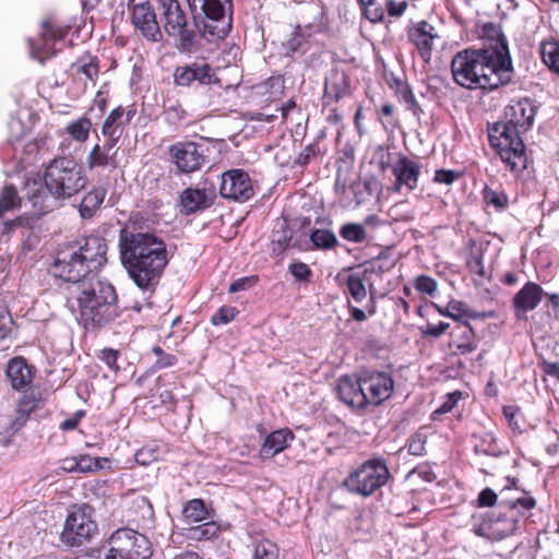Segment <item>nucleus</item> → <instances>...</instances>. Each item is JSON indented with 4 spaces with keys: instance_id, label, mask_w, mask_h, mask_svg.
Wrapping results in <instances>:
<instances>
[{
    "instance_id": "nucleus-1",
    "label": "nucleus",
    "mask_w": 559,
    "mask_h": 559,
    "mask_svg": "<svg viewBox=\"0 0 559 559\" xmlns=\"http://www.w3.org/2000/svg\"><path fill=\"white\" fill-rule=\"evenodd\" d=\"M453 81L467 90H497L508 85L514 76L509 47L496 49L467 48L451 61Z\"/></svg>"
},
{
    "instance_id": "nucleus-2",
    "label": "nucleus",
    "mask_w": 559,
    "mask_h": 559,
    "mask_svg": "<svg viewBox=\"0 0 559 559\" xmlns=\"http://www.w3.org/2000/svg\"><path fill=\"white\" fill-rule=\"evenodd\" d=\"M119 252L134 284L142 290H154L168 264L165 241L153 233L126 227L119 234Z\"/></svg>"
},
{
    "instance_id": "nucleus-3",
    "label": "nucleus",
    "mask_w": 559,
    "mask_h": 559,
    "mask_svg": "<svg viewBox=\"0 0 559 559\" xmlns=\"http://www.w3.org/2000/svg\"><path fill=\"white\" fill-rule=\"evenodd\" d=\"M106 252V241L99 236L68 242L58 250L51 272L71 286L98 278L97 272L107 262Z\"/></svg>"
},
{
    "instance_id": "nucleus-4",
    "label": "nucleus",
    "mask_w": 559,
    "mask_h": 559,
    "mask_svg": "<svg viewBox=\"0 0 559 559\" xmlns=\"http://www.w3.org/2000/svg\"><path fill=\"white\" fill-rule=\"evenodd\" d=\"M115 288L99 278L69 287L67 306L85 329L102 326L117 316Z\"/></svg>"
},
{
    "instance_id": "nucleus-5",
    "label": "nucleus",
    "mask_w": 559,
    "mask_h": 559,
    "mask_svg": "<svg viewBox=\"0 0 559 559\" xmlns=\"http://www.w3.org/2000/svg\"><path fill=\"white\" fill-rule=\"evenodd\" d=\"M45 188L38 181L27 183L28 199L38 213L50 210V197L71 198L87 185L83 168L74 159L68 157L55 158L46 168L44 176Z\"/></svg>"
},
{
    "instance_id": "nucleus-6",
    "label": "nucleus",
    "mask_w": 559,
    "mask_h": 559,
    "mask_svg": "<svg viewBox=\"0 0 559 559\" xmlns=\"http://www.w3.org/2000/svg\"><path fill=\"white\" fill-rule=\"evenodd\" d=\"M393 391L394 380L386 371L361 370L354 376H342L337 382L340 400L356 409L379 406Z\"/></svg>"
},
{
    "instance_id": "nucleus-7",
    "label": "nucleus",
    "mask_w": 559,
    "mask_h": 559,
    "mask_svg": "<svg viewBox=\"0 0 559 559\" xmlns=\"http://www.w3.org/2000/svg\"><path fill=\"white\" fill-rule=\"evenodd\" d=\"M200 35L212 41L225 38L231 29L233 0H187Z\"/></svg>"
},
{
    "instance_id": "nucleus-8",
    "label": "nucleus",
    "mask_w": 559,
    "mask_h": 559,
    "mask_svg": "<svg viewBox=\"0 0 559 559\" xmlns=\"http://www.w3.org/2000/svg\"><path fill=\"white\" fill-rule=\"evenodd\" d=\"M390 477L385 460L371 457L353 468L342 481V487L352 495L366 498L385 486Z\"/></svg>"
},
{
    "instance_id": "nucleus-9",
    "label": "nucleus",
    "mask_w": 559,
    "mask_h": 559,
    "mask_svg": "<svg viewBox=\"0 0 559 559\" xmlns=\"http://www.w3.org/2000/svg\"><path fill=\"white\" fill-rule=\"evenodd\" d=\"M99 559H150L152 546L143 534L131 528H119L97 548Z\"/></svg>"
},
{
    "instance_id": "nucleus-10",
    "label": "nucleus",
    "mask_w": 559,
    "mask_h": 559,
    "mask_svg": "<svg viewBox=\"0 0 559 559\" xmlns=\"http://www.w3.org/2000/svg\"><path fill=\"white\" fill-rule=\"evenodd\" d=\"M520 522L519 512L514 508L503 510V502L498 510L474 513L471 518V531L488 540H500L512 535Z\"/></svg>"
},
{
    "instance_id": "nucleus-11",
    "label": "nucleus",
    "mask_w": 559,
    "mask_h": 559,
    "mask_svg": "<svg viewBox=\"0 0 559 559\" xmlns=\"http://www.w3.org/2000/svg\"><path fill=\"white\" fill-rule=\"evenodd\" d=\"M535 115L536 107L530 98L519 100L507 108L506 121L488 126V140H522V134L532 129Z\"/></svg>"
},
{
    "instance_id": "nucleus-12",
    "label": "nucleus",
    "mask_w": 559,
    "mask_h": 559,
    "mask_svg": "<svg viewBox=\"0 0 559 559\" xmlns=\"http://www.w3.org/2000/svg\"><path fill=\"white\" fill-rule=\"evenodd\" d=\"M98 526L88 504L73 506L67 515L60 538L67 546H81L91 540Z\"/></svg>"
},
{
    "instance_id": "nucleus-13",
    "label": "nucleus",
    "mask_w": 559,
    "mask_h": 559,
    "mask_svg": "<svg viewBox=\"0 0 559 559\" xmlns=\"http://www.w3.org/2000/svg\"><path fill=\"white\" fill-rule=\"evenodd\" d=\"M352 96V80L348 72L338 67H334L326 74L322 96L323 108H329L331 116L335 120L341 119L337 112V104Z\"/></svg>"
},
{
    "instance_id": "nucleus-14",
    "label": "nucleus",
    "mask_w": 559,
    "mask_h": 559,
    "mask_svg": "<svg viewBox=\"0 0 559 559\" xmlns=\"http://www.w3.org/2000/svg\"><path fill=\"white\" fill-rule=\"evenodd\" d=\"M174 84L178 87H191L193 83L199 85H214L219 83V79L213 67L207 62L193 61L183 66H178L173 73Z\"/></svg>"
},
{
    "instance_id": "nucleus-15",
    "label": "nucleus",
    "mask_w": 559,
    "mask_h": 559,
    "mask_svg": "<svg viewBox=\"0 0 559 559\" xmlns=\"http://www.w3.org/2000/svg\"><path fill=\"white\" fill-rule=\"evenodd\" d=\"M219 194L229 200L246 202L254 194L249 175L242 169H230L222 174Z\"/></svg>"
},
{
    "instance_id": "nucleus-16",
    "label": "nucleus",
    "mask_w": 559,
    "mask_h": 559,
    "mask_svg": "<svg viewBox=\"0 0 559 559\" xmlns=\"http://www.w3.org/2000/svg\"><path fill=\"white\" fill-rule=\"evenodd\" d=\"M131 23L135 31L147 41L158 43L163 33L156 17L155 9L150 1L134 4L131 8Z\"/></svg>"
},
{
    "instance_id": "nucleus-17",
    "label": "nucleus",
    "mask_w": 559,
    "mask_h": 559,
    "mask_svg": "<svg viewBox=\"0 0 559 559\" xmlns=\"http://www.w3.org/2000/svg\"><path fill=\"white\" fill-rule=\"evenodd\" d=\"M136 106L130 104L127 107L114 108L105 118L102 126V134L109 140L128 138V129L132 119L136 116Z\"/></svg>"
},
{
    "instance_id": "nucleus-18",
    "label": "nucleus",
    "mask_w": 559,
    "mask_h": 559,
    "mask_svg": "<svg viewBox=\"0 0 559 559\" xmlns=\"http://www.w3.org/2000/svg\"><path fill=\"white\" fill-rule=\"evenodd\" d=\"M170 153L178 169L182 173L198 170L205 160L202 145L197 142H178L171 146Z\"/></svg>"
},
{
    "instance_id": "nucleus-19",
    "label": "nucleus",
    "mask_w": 559,
    "mask_h": 559,
    "mask_svg": "<svg viewBox=\"0 0 559 559\" xmlns=\"http://www.w3.org/2000/svg\"><path fill=\"white\" fill-rule=\"evenodd\" d=\"M408 40L416 47L423 61L429 62L433 50V39L438 37L436 28L423 20L407 29Z\"/></svg>"
},
{
    "instance_id": "nucleus-20",
    "label": "nucleus",
    "mask_w": 559,
    "mask_h": 559,
    "mask_svg": "<svg viewBox=\"0 0 559 559\" xmlns=\"http://www.w3.org/2000/svg\"><path fill=\"white\" fill-rule=\"evenodd\" d=\"M496 154L511 169H525L527 167V154L525 142H490Z\"/></svg>"
},
{
    "instance_id": "nucleus-21",
    "label": "nucleus",
    "mask_w": 559,
    "mask_h": 559,
    "mask_svg": "<svg viewBox=\"0 0 559 559\" xmlns=\"http://www.w3.org/2000/svg\"><path fill=\"white\" fill-rule=\"evenodd\" d=\"M39 121L38 114L31 107H21L9 121L10 140H22L33 133L35 124Z\"/></svg>"
},
{
    "instance_id": "nucleus-22",
    "label": "nucleus",
    "mask_w": 559,
    "mask_h": 559,
    "mask_svg": "<svg viewBox=\"0 0 559 559\" xmlns=\"http://www.w3.org/2000/svg\"><path fill=\"white\" fill-rule=\"evenodd\" d=\"M543 288L534 283L527 282L513 297L512 305L515 316L521 318L528 311L534 310L543 299Z\"/></svg>"
},
{
    "instance_id": "nucleus-23",
    "label": "nucleus",
    "mask_w": 559,
    "mask_h": 559,
    "mask_svg": "<svg viewBox=\"0 0 559 559\" xmlns=\"http://www.w3.org/2000/svg\"><path fill=\"white\" fill-rule=\"evenodd\" d=\"M392 171L395 176L394 189L396 191L402 186H406L409 190H414L417 187L420 167L416 162L406 156H400L393 165Z\"/></svg>"
},
{
    "instance_id": "nucleus-24",
    "label": "nucleus",
    "mask_w": 559,
    "mask_h": 559,
    "mask_svg": "<svg viewBox=\"0 0 559 559\" xmlns=\"http://www.w3.org/2000/svg\"><path fill=\"white\" fill-rule=\"evenodd\" d=\"M164 17V27L167 34L179 33L181 27L188 26L187 15L179 0H157Z\"/></svg>"
},
{
    "instance_id": "nucleus-25",
    "label": "nucleus",
    "mask_w": 559,
    "mask_h": 559,
    "mask_svg": "<svg viewBox=\"0 0 559 559\" xmlns=\"http://www.w3.org/2000/svg\"><path fill=\"white\" fill-rule=\"evenodd\" d=\"M7 377L14 390L28 388L34 378V368L23 357L12 358L5 370Z\"/></svg>"
},
{
    "instance_id": "nucleus-26",
    "label": "nucleus",
    "mask_w": 559,
    "mask_h": 559,
    "mask_svg": "<svg viewBox=\"0 0 559 559\" xmlns=\"http://www.w3.org/2000/svg\"><path fill=\"white\" fill-rule=\"evenodd\" d=\"M450 346L454 347L456 353L466 355L477 349L478 342L475 332L469 323L460 322L450 332Z\"/></svg>"
},
{
    "instance_id": "nucleus-27",
    "label": "nucleus",
    "mask_w": 559,
    "mask_h": 559,
    "mask_svg": "<svg viewBox=\"0 0 559 559\" xmlns=\"http://www.w3.org/2000/svg\"><path fill=\"white\" fill-rule=\"evenodd\" d=\"M295 439L293 431L288 428L277 429L266 436L260 449L262 459H272L287 449Z\"/></svg>"
},
{
    "instance_id": "nucleus-28",
    "label": "nucleus",
    "mask_w": 559,
    "mask_h": 559,
    "mask_svg": "<svg viewBox=\"0 0 559 559\" xmlns=\"http://www.w3.org/2000/svg\"><path fill=\"white\" fill-rule=\"evenodd\" d=\"M213 191L205 188H187L180 194L181 212L186 214L194 213L199 210L206 209L213 200Z\"/></svg>"
},
{
    "instance_id": "nucleus-29",
    "label": "nucleus",
    "mask_w": 559,
    "mask_h": 559,
    "mask_svg": "<svg viewBox=\"0 0 559 559\" xmlns=\"http://www.w3.org/2000/svg\"><path fill=\"white\" fill-rule=\"evenodd\" d=\"M71 70L74 76H84L86 81L95 84L100 70V61L97 56L86 52L71 64Z\"/></svg>"
},
{
    "instance_id": "nucleus-30",
    "label": "nucleus",
    "mask_w": 559,
    "mask_h": 559,
    "mask_svg": "<svg viewBox=\"0 0 559 559\" xmlns=\"http://www.w3.org/2000/svg\"><path fill=\"white\" fill-rule=\"evenodd\" d=\"M41 33L40 37L44 43V49L48 43H55L58 40H62L70 32L71 27L59 20H57L52 15L46 16L41 21Z\"/></svg>"
},
{
    "instance_id": "nucleus-31",
    "label": "nucleus",
    "mask_w": 559,
    "mask_h": 559,
    "mask_svg": "<svg viewBox=\"0 0 559 559\" xmlns=\"http://www.w3.org/2000/svg\"><path fill=\"white\" fill-rule=\"evenodd\" d=\"M388 85L394 91L395 96L403 103H405L408 110L415 116H419L423 111L419 104L417 103L415 95L411 86L400 78L393 76L388 80Z\"/></svg>"
},
{
    "instance_id": "nucleus-32",
    "label": "nucleus",
    "mask_w": 559,
    "mask_h": 559,
    "mask_svg": "<svg viewBox=\"0 0 559 559\" xmlns=\"http://www.w3.org/2000/svg\"><path fill=\"white\" fill-rule=\"evenodd\" d=\"M210 509L202 499H191L187 501L182 509V520L187 524H195L210 520Z\"/></svg>"
},
{
    "instance_id": "nucleus-33",
    "label": "nucleus",
    "mask_w": 559,
    "mask_h": 559,
    "mask_svg": "<svg viewBox=\"0 0 559 559\" xmlns=\"http://www.w3.org/2000/svg\"><path fill=\"white\" fill-rule=\"evenodd\" d=\"M540 58L548 70L559 75V38H547L540 43Z\"/></svg>"
},
{
    "instance_id": "nucleus-34",
    "label": "nucleus",
    "mask_w": 559,
    "mask_h": 559,
    "mask_svg": "<svg viewBox=\"0 0 559 559\" xmlns=\"http://www.w3.org/2000/svg\"><path fill=\"white\" fill-rule=\"evenodd\" d=\"M116 154L115 142H103L102 145L96 143L88 157L90 166L107 165L114 160Z\"/></svg>"
},
{
    "instance_id": "nucleus-35",
    "label": "nucleus",
    "mask_w": 559,
    "mask_h": 559,
    "mask_svg": "<svg viewBox=\"0 0 559 559\" xmlns=\"http://www.w3.org/2000/svg\"><path fill=\"white\" fill-rule=\"evenodd\" d=\"M347 290L350 297L358 304L367 299L368 289L366 286L365 274L352 273L346 278ZM369 290H372V284L369 285ZM370 294V292H369Z\"/></svg>"
},
{
    "instance_id": "nucleus-36",
    "label": "nucleus",
    "mask_w": 559,
    "mask_h": 559,
    "mask_svg": "<svg viewBox=\"0 0 559 559\" xmlns=\"http://www.w3.org/2000/svg\"><path fill=\"white\" fill-rule=\"evenodd\" d=\"M106 195L104 188H94L84 195L80 205V213L82 217H92L99 209Z\"/></svg>"
},
{
    "instance_id": "nucleus-37",
    "label": "nucleus",
    "mask_w": 559,
    "mask_h": 559,
    "mask_svg": "<svg viewBox=\"0 0 559 559\" xmlns=\"http://www.w3.org/2000/svg\"><path fill=\"white\" fill-rule=\"evenodd\" d=\"M186 531V536L192 540H207L218 535L219 525L210 519L199 525L192 524Z\"/></svg>"
},
{
    "instance_id": "nucleus-38",
    "label": "nucleus",
    "mask_w": 559,
    "mask_h": 559,
    "mask_svg": "<svg viewBox=\"0 0 559 559\" xmlns=\"http://www.w3.org/2000/svg\"><path fill=\"white\" fill-rule=\"evenodd\" d=\"M252 559H277V546L265 537L258 536L252 540Z\"/></svg>"
},
{
    "instance_id": "nucleus-39",
    "label": "nucleus",
    "mask_w": 559,
    "mask_h": 559,
    "mask_svg": "<svg viewBox=\"0 0 559 559\" xmlns=\"http://www.w3.org/2000/svg\"><path fill=\"white\" fill-rule=\"evenodd\" d=\"M176 38L175 47L183 53H192L197 48V36L194 31L187 26L181 27L179 33L168 34Z\"/></svg>"
},
{
    "instance_id": "nucleus-40",
    "label": "nucleus",
    "mask_w": 559,
    "mask_h": 559,
    "mask_svg": "<svg viewBox=\"0 0 559 559\" xmlns=\"http://www.w3.org/2000/svg\"><path fill=\"white\" fill-rule=\"evenodd\" d=\"M481 36L483 38L489 41V45L487 47H483L481 49H498L500 44L508 47L506 36L501 33V29L493 23H486L483 26Z\"/></svg>"
},
{
    "instance_id": "nucleus-41",
    "label": "nucleus",
    "mask_w": 559,
    "mask_h": 559,
    "mask_svg": "<svg viewBox=\"0 0 559 559\" xmlns=\"http://www.w3.org/2000/svg\"><path fill=\"white\" fill-rule=\"evenodd\" d=\"M92 129V120L87 117H81L74 121H71L66 130L73 140H87L90 131Z\"/></svg>"
},
{
    "instance_id": "nucleus-42",
    "label": "nucleus",
    "mask_w": 559,
    "mask_h": 559,
    "mask_svg": "<svg viewBox=\"0 0 559 559\" xmlns=\"http://www.w3.org/2000/svg\"><path fill=\"white\" fill-rule=\"evenodd\" d=\"M340 235L343 239L355 243L362 242L367 238L365 227L357 223L344 224L340 229Z\"/></svg>"
},
{
    "instance_id": "nucleus-43",
    "label": "nucleus",
    "mask_w": 559,
    "mask_h": 559,
    "mask_svg": "<svg viewBox=\"0 0 559 559\" xmlns=\"http://www.w3.org/2000/svg\"><path fill=\"white\" fill-rule=\"evenodd\" d=\"M310 240L318 249H331L337 243L336 236L328 229L313 230Z\"/></svg>"
},
{
    "instance_id": "nucleus-44",
    "label": "nucleus",
    "mask_w": 559,
    "mask_h": 559,
    "mask_svg": "<svg viewBox=\"0 0 559 559\" xmlns=\"http://www.w3.org/2000/svg\"><path fill=\"white\" fill-rule=\"evenodd\" d=\"M21 199L13 186H5L0 194V216L8 211L17 207Z\"/></svg>"
},
{
    "instance_id": "nucleus-45",
    "label": "nucleus",
    "mask_w": 559,
    "mask_h": 559,
    "mask_svg": "<svg viewBox=\"0 0 559 559\" xmlns=\"http://www.w3.org/2000/svg\"><path fill=\"white\" fill-rule=\"evenodd\" d=\"M79 473H92L103 469L105 463H109L107 457H92L88 454L78 455Z\"/></svg>"
},
{
    "instance_id": "nucleus-46",
    "label": "nucleus",
    "mask_w": 559,
    "mask_h": 559,
    "mask_svg": "<svg viewBox=\"0 0 559 559\" xmlns=\"http://www.w3.org/2000/svg\"><path fill=\"white\" fill-rule=\"evenodd\" d=\"M348 310L353 320L357 322H364L367 320L368 316H373L377 312V306L372 290H370V297L365 306V310L352 305H348Z\"/></svg>"
},
{
    "instance_id": "nucleus-47",
    "label": "nucleus",
    "mask_w": 559,
    "mask_h": 559,
    "mask_svg": "<svg viewBox=\"0 0 559 559\" xmlns=\"http://www.w3.org/2000/svg\"><path fill=\"white\" fill-rule=\"evenodd\" d=\"M239 313L236 307L223 306L212 317L211 323L213 325H223L231 322Z\"/></svg>"
},
{
    "instance_id": "nucleus-48",
    "label": "nucleus",
    "mask_w": 559,
    "mask_h": 559,
    "mask_svg": "<svg viewBox=\"0 0 559 559\" xmlns=\"http://www.w3.org/2000/svg\"><path fill=\"white\" fill-rule=\"evenodd\" d=\"M306 37L300 32V27L293 34V36L284 44L286 53L292 56L296 52H305L306 51Z\"/></svg>"
},
{
    "instance_id": "nucleus-49",
    "label": "nucleus",
    "mask_w": 559,
    "mask_h": 559,
    "mask_svg": "<svg viewBox=\"0 0 559 559\" xmlns=\"http://www.w3.org/2000/svg\"><path fill=\"white\" fill-rule=\"evenodd\" d=\"M164 115L166 121H168L171 124H177L180 121H182L186 116L187 111L181 106V104H171V105H164Z\"/></svg>"
},
{
    "instance_id": "nucleus-50",
    "label": "nucleus",
    "mask_w": 559,
    "mask_h": 559,
    "mask_svg": "<svg viewBox=\"0 0 559 559\" xmlns=\"http://www.w3.org/2000/svg\"><path fill=\"white\" fill-rule=\"evenodd\" d=\"M427 438L424 433L417 432L413 435L407 442L408 453L416 456H421L426 452Z\"/></svg>"
},
{
    "instance_id": "nucleus-51",
    "label": "nucleus",
    "mask_w": 559,
    "mask_h": 559,
    "mask_svg": "<svg viewBox=\"0 0 559 559\" xmlns=\"http://www.w3.org/2000/svg\"><path fill=\"white\" fill-rule=\"evenodd\" d=\"M152 352L157 357V359L155 361V365H154L157 369H164V368L173 367L178 361V359H177V357L175 355L165 353L163 350V348L159 347V346H154L152 348Z\"/></svg>"
},
{
    "instance_id": "nucleus-52",
    "label": "nucleus",
    "mask_w": 559,
    "mask_h": 559,
    "mask_svg": "<svg viewBox=\"0 0 559 559\" xmlns=\"http://www.w3.org/2000/svg\"><path fill=\"white\" fill-rule=\"evenodd\" d=\"M462 393L460 391H454L445 396V401L432 413V419H436L438 415H443L451 412L461 400Z\"/></svg>"
},
{
    "instance_id": "nucleus-53",
    "label": "nucleus",
    "mask_w": 559,
    "mask_h": 559,
    "mask_svg": "<svg viewBox=\"0 0 559 559\" xmlns=\"http://www.w3.org/2000/svg\"><path fill=\"white\" fill-rule=\"evenodd\" d=\"M414 286L419 293H423V294H426L429 296H433L435 293L437 292L438 285H437L436 280H433L432 277L427 276V275H419L415 280Z\"/></svg>"
},
{
    "instance_id": "nucleus-54",
    "label": "nucleus",
    "mask_w": 559,
    "mask_h": 559,
    "mask_svg": "<svg viewBox=\"0 0 559 559\" xmlns=\"http://www.w3.org/2000/svg\"><path fill=\"white\" fill-rule=\"evenodd\" d=\"M466 305L460 300H451L447 306V317L461 321L466 316Z\"/></svg>"
},
{
    "instance_id": "nucleus-55",
    "label": "nucleus",
    "mask_w": 559,
    "mask_h": 559,
    "mask_svg": "<svg viewBox=\"0 0 559 559\" xmlns=\"http://www.w3.org/2000/svg\"><path fill=\"white\" fill-rule=\"evenodd\" d=\"M536 504V501L533 497H523V498H518L516 500L512 501V502H507L504 503L503 502V510L507 511L509 508H514L518 512L519 511V508H522L524 510H531L535 507ZM520 518L522 516L521 513H519Z\"/></svg>"
},
{
    "instance_id": "nucleus-56",
    "label": "nucleus",
    "mask_w": 559,
    "mask_h": 559,
    "mask_svg": "<svg viewBox=\"0 0 559 559\" xmlns=\"http://www.w3.org/2000/svg\"><path fill=\"white\" fill-rule=\"evenodd\" d=\"M365 16L371 21L372 23L381 22L384 17V10L380 3L376 0L373 1V5H368L364 9Z\"/></svg>"
},
{
    "instance_id": "nucleus-57",
    "label": "nucleus",
    "mask_w": 559,
    "mask_h": 559,
    "mask_svg": "<svg viewBox=\"0 0 559 559\" xmlns=\"http://www.w3.org/2000/svg\"><path fill=\"white\" fill-rule=\"evenodd\" d=\"M158 453L155 449L142 448L135 453V461L141 465H148L156 461Z\"/></svg>"
},
{
    "instance_id": "nucleus-58",
    "label": "nucleus",
    "mask_w": 559,
    "mask_h": 559,
    "mask_svg": "<svg viewBox=\"0 0 559 559\" xmlns=\"http://www.w3.org/2000/svg\"><path fill=\"white\" fill-rule=\"evenodd\" d=\"M385 8L389 16L391 17H400L404 14L406 9L408 8L407 1L396 2L395 0H386Z\"/></svg>"
},
{
    "instance_id": "nucleus-59",
    "label": "nucleus",
    "mask_w": 559,
    "mask_h": 559,
    "mask_svg": "<svg viewBox=\"0 0 559 559\" xmlns=\"http://www.w3.org/2000/svg\"><path fill=\"white\" fill-rule=\"evenodd\" d=\"M289 271L298 281H306L311 274L310 267L302 262H295L289 265Z\"/></svg>"
},
{
    "instance_id": "nucleus-60",
    "label": "nucleus",
    "mask_w": 559,
    "mask_h": 559,
    "mask_svg": "<svg viewBox=\"0 0 559 559\" xmlns=\"http://www.w3.org/2000/svg\"><path fill=\"white\" fill-rule=\"evenodd\" d=\"M497 502V495L490 488L483 489L477 498L479 507H492Z\"/></svg>"
},
{
    "instance_id": "nucleus-61",
    "label": "nucleus",
    "mask_w": 559,
    "mask_h": 559,
    "mask_svg": "<svg viewBox=\"0 0 559 559\" xmlns=\"http://www.w3.org/2000/svg\"><path fill=\"white\" fill-rule=\"evenodd\" d=\"M450 324L447 322H439L438 324H427L426 329L423 330L425 336L440 337L448 329Z\"/></svg>"
},
{
    "instance_id": "nucleus-62",
    "label": "nucleus",
    "mask_w": 559,
    "mask_h": 559,
    "mask_svg": "<svg viewBox=\"0 0 559 559\" xmlns=\"http://www.w3.org/2000/svg\"><path fill=\"white\" fill-rule=\"evenodd\" d=\"M318 147L316 143L308 144L302 152L299 153L296 163L304 166L307 165L311 157L316 156Z\"/></svg>"
},
{
    "instance_id": "nucleus-63",
    "label": "nucleus",
    "mask_w": 559,
    "mask_h": 559,
    "mask_svg": "<svg viewBox=\"0 0 559 559\" xmlns=\"http://www.w3.org/2000/svg\"><path fill=\"white\" fill-rule=\"evenodd\" d=\"M485 195L487 202L497 209H503L507 205V195L502 193H498L496 191H487Z\"/></svg>"
},
{
    "instance_id": "nucleus-64",
    "label": "nucleus",
    "mask_w": 559,
    "mask_h": 559,
    "mask_svg": "<svg viewBox=\"0 0 559 559\" xmlns=\"http://www.w3.org/2000/svg\"><path fill=\"white\" fill-rule=\"evenodd\" d=\"M457 178V174L453 170L440 169L435 174L433 180L438 183L451 185Z\"/></svg>"
}]
</instances>
